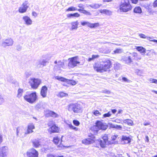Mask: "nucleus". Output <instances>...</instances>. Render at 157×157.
Wrapping results in <instances>:
<instances>
[{"instance_id": "obj_48", "label": "nucleus", "mask_w": 157, "mask_h": 157, "mask_svg": "<svg viewBox=\"0 0 157 157\" xmlns=\"http://www.w3.org/2000/svg\"><path fill=\"white\" fill-rule=\"evenodd\" d=\"M70 16H73L75 17H79L80 16V15L78 13H76L73 14H70Z\"/></svg>"}, {"instance_id": "obj_43", "label": "nucleus", "mask_w": 157, "mask_h": 157, "mask_svg": "<svg viewBox=\"0 0 157 157\" xmlns=\"http://www.w3.org/2000/svg\"><path fill=\"white\" fill-rule=\"evenodd\" d=\"M93 113L94 115L96 116H98L99 115H101V114L98 111L96 110Z\"/></svg>"}, {"instance_id": "obj_19", "label": "nucleus", "mask_w": 157, "mask_h": 157, "mask_svg": "<svg viewBox=\"0 0 157 157\" xmlns=\"http://www.w3.org/2000/svg\"><path fill=\"white\" fill-rule=\"evenodd\" d=\"M46 116L47 117L51 116L53 117H58L59 115L54 112L52 111L48 110L46 114Z\"/></svg>"}, {"instance_id": "obj_62", "label": "nucleus", "mask_w": 157, "mask_h": 157, "mask_svg": "<svg viewBox=\"0 0 157 157\" xmlns=\"http://www.w3.org/2000/svg\"><path fill=\"white\" fill-rule=\"evenodd\" d=\"M132 3L134 4H136L138 1V0H130Z\"/></svg>"}, {"instance_id": "obj_46", "label": "nucleus", "mask_w": 157, "mask_h": 157, "mask_svg": "<svg viewBox=\"0 0 157 157\" xmlns=\"http://www.w3.org/2000/svg\"><path fill=\"white\" fill-rule=\"evenodd\" d=\"M122 80L124 82H129V83L131 82V81L130 80L128 79V78H126L125 77H123L122 78Z\"/></svg>"}, {"instance_id": "obj_17", "label": "nucleus", "mask_w": 157, "mask_h": 157, "mask_svg": "<svg viewBox=\"0 0 157 157\" xmlns=\"http://www.w3.org/2000/svg\"><path fill=\"white\" fill-rule=\"evenodd\" d=\"M47 90L48 88L45 86H44L41 88L40 94L43 98H45L46 97Z\"/></svg>"}, {"instance_id": "obj_45", "label": "nucleus", "mask_w": 157, "mask_h": 157, "mask_svg": "<svg viewBox=\"0 0 157 157\" xmlns=\"http://www.w3.org/2000/svg\"><path fill=\"white\" fill-rule=\"evenodd\" d=\"M73 122L74 124L77 126H78L80 124L79 122L76 120H73Z\"/></svg>"}, {"instance_id": "obj_55", "label": "nucleus", "mask_w": 157, "mask_h": 157, "mask_svg": "<svg viewBox=\"0 0 157 157\" xmlns=\"http://www.w3.org/2000/svg\"><path fill=\"white\" fill-rule=\"evenodd\" d=\"M115 128H117L118 129L121 130V129L122 128V127L120 125H118L116 124V127H115Z\"/></svg>"}, {"instance_id": "obj_52", "label": "nucleus", "mask_w": 157, "mask_h": 157, "mask_svg": "<svg viewBox=\"0 0 157 157\" xmlns=\"http://www.w3.org/2000/svg\"><path fill=\"white\" fill-rule=\"evenodd\" d=\"M153 6L154 8L157 7V0H155L153 3Z\"/></svg>"}, {"instance_id": "obj_11", "label": "nucleus", "mask_w": 157, "mask_h": 157, "mask_svg": "<svg viewBox=\"0 0 157 157\" xmlns=\"http://www.w3.org/2000/svg\"><path fill=\"white\" fill-rule=\"evenodd\" d=\"M8 152V148L6 146L0 147V157H7Z\"/></svg>"}, {"instance_id": "obj_59", "label": "nucleus", "mask_w": 157, "mask_h": 157, "mask_svg": "<svg viewBox=\"0 0 157 157\" xmlns=\"http://www.w3.org/2000/svg\"><path fill=\"white\" fill-rule=\"evenodd\" d=\"M41 107V105L40 104H37L35 106V108L36 109H38L40 108Z\"/></svg>"}, {"instance_id": "obj_20", "label": "nucleus", "mask_w": 157, "mask_h": 157, "mask_svg": "<svg viewBox=\"0 0 157 157\" xmlns=\"http://www.w3.org/2000/svg\"><path fill=\"white\" fill-rule=\"evenodd\" d=\"M24 128L22 127H18L17 128L16 135L17 137L21 136L23 133Z\"/></svg>"}, {"instance_id": "obj_41", "label": "nucleus", "mask_w": 157, "mask_h": 157, "mask_svg": "<svg viewBox=\"0 0 157 157\" xmlns=\"http://www.w3.org/2000/svg\"><path fill=\"white\" fill-rule=\"evenodd\" d=\"M122 52V50L121 49H117L114 51V53H120Z\"/></svg>"}, {"instance_id": "obj_49", "label": "nucleus", "mask_w": 157, "mask_h": 157, "mask_svg": "<svg viewBox=\"0 0 157 157\" xmlns=\"http://www.w3.org/2000/svg\"><path fill=\"white\" fill-rule=\"evenodd\" d=\"M31 75V73L30 72H26L25 73V75L26 78H28Z\"/></svg>"}, {"instance_id": "obj_28", "label": "nucleus", "mask_w": 157, "mask_h": 157, "mask_svg": "<svg viewBox=\"0 0 157 157\" xmlns=\"http://www.w3.org/2000/svg\"><path fill=\"white\" fill-rule=\"evenodd\" d=\"M24 90L23 89L19 88L17 90V97L18 98H20L22 96Z\"/></svg>"}, {"instance_id": "obj_16", "label": "nucleus", "mask_w": 157, "mask_h": 157, "mask_svg": "<svg viewBox=\"0 0 157 157\" xmlns=\"http://www.w3.org/2000/svg\"><path fill=\"white\" fill-rule=\"evenodd\" d=\"M22 18L25 24L27 25H31L32 24L33 21L28 16H24Z\"/></svg>"}, {"instance_id": "obj_58", "label": "nucleus", "mask_w": 157, "mask_h": 157, "mask_svg": "<svg viewBox=\"0 0 157 157\" xmlns=\"http://www.w3.org/2000/svg\"><path fill=\"white\" fill-rule=\"evenodd\" d=\"M138 71L137 72V75L140 76H141V74H142V71L140 70H138Z\"/></svg>"}, {"instance_id": "obj_56", "label": "nucleus", "mask_w": 157, "mask_h": 157, "mask_svg": "<svg viewBox=\"0 0 157 157\" xmlns=\"http://www.w3.org/2000/svg\"><path fill=\"white\" fill-rule=\"evenodd\" d=\"M102 92L104 93H106L108 94H109L110 93V91L106 90H103Z\"/></svg>"}, {"instance_id": "obj_57", "label": "nucleus", "mask_w": 157, "mask_h": 157, "mask_svg": "<svg viewBox=\"0 0 157 157\" xmlns=\"http://www.w3.org/2000/svg\"><path fill=\"white\" fill-rule=\"evenodd\" d=\"M21 48L22 47L20 45L17 46L16 48L17 50L19 51H21Z\"/></svg>"}, {"instance_id": "obj_14", "label": "nucleus", "mask_w": 157, "mask_h": 157, "mask_svg": "<svg viewBox=\"0 0 157 157\" xmlns=\"http://www.w3.org/2000/svg\"><path fill=\"white\" fill-rule=\"evenodd\" d=\"M131 139L129 137L122 136L121 139V143L122 144H126L130 143Z\"/></svg>"}, {"instance_id": "obj_13", "label": "nucleus", "mask_w": 157, "mask_h": 157, "mask_svg": "<svg viewBox=\"0 0 157 157\" xmlns=\"http://www.w3.org/2000/svg\"><path fill=\"white\" fill-rule=\"evenodd\" d=\"M81 25L83 26L87 25L91 28H94L99 26L98 23H95L94 24L91 23L87 21H83L81 22Z\"/></svg>"}, {"instance_id": "obj_53", "label": "nucleus", "mask_w": 157, "mask_h": 157, "mask_svg": "<svg viewBox=\"0 0 157 157\" xmlns=\"http://www.w3.org/2000/svg\"><path fill=\"white\" fill-rule=\"evenodd\" d=\"M117 136H118L117 135H114L112 136L111 137L112 140H115L116 139V138L117 137Z\"/></svg>"}, {"instance_id": "obj_34", "label": "nucleus", "mask_w": 157, "mask_h": 157, "mask_svg": "<svg viewBox=\"0 0 157 157\" xmlns=\"http://www.w3.org/2000/svg\"><path fill=\"white\" fill-rule=\"evenodd\" d=\"M59 141V138L57 137H54L53 138V142L56 144H57Z\"/></svg>"}, {"instance_id": "obj_29", "label": "nucleus", "mask_w": 157, "mask_h": 157, "mask_svg": "<svg viewBox=\"0 0 157 157\" xmlns=\"http://www.w3.org/2000/svg\"><path fill=\"white\" fill-rule=\"evenodd\" d=\"M100 12L101 13H103L107 15H110L112 14V12L111 11L107 10H100Z\"/></svg>"}, {"instance_id": "obj_63", "label": "nucleus", "mask_w": 157, "mask_h": 157, "mask_svg": "<svg viewBox=\"0 0 157 157\" xmlns=\"http://www.w3.org/2000/svg\"><path fill=\"white\" fill-rule=\"evenodd\" d=\"M32 15L35 17H37V14L34 11L33 12Z\"/></svg>"}, {"instance_id": "obj_64", "label": "nucleus", "mask_w": 157, "mask_h": 157, "mask_svg": "<svg viewBox=\"0 0 157 157\" xmlns=\"http://www.w3.org/2000/svg\"><path fill=\"white\" fill-rule=\"evenodd\" d=\"M155 80V79L152 78H150L149 80V81L151 83H154V82Z\"/></svg>"}, {"instance_id": "obj_12", "label": "nucleus", "mask_w": 157, "mask_h": 157, "mask_svg": "<svg viewBox=\"0 0 157 157\" xmlns=\"http://www.w3.org/2000/svg\"><path fill=\"white\" fill-rule=\"evenodd\" d=\"M27 155L29 157H38V152L34 148H32L27 152Z\"/></svg>"}, {"instance_id": "obj_39", "label": "nucleus", "mask_w": 157, "mask_h": 157, "mask_svg": "<svg viewBox=\"0 0 157 157\" xmlns=\"http://www.w3.org/2000/svg\"><path fill=\"white\" fill-rule=\"evenodd\" d=\"M59 95L60 97H63L67 96V94L63 92H60L59 94Z\"/></svg>"}, {"instance_id": "obj_25", "label": "nucleus", "mask_w": 157, "mask_h": 157, "mask_svg": "<svg viewBox=\"0 0 157 157\" xmlns=\"http://www.w3.org/2000/svg\"><path fill=\"white\" fill-rule=\"evenodd\" d=\"M136 49L140 52L142 55H144L146 53V49L142 47H136Z\"/></svg>"}, {"instance_id": "obj_42", "label": "nucleus", "mask_w": 157, "mask_h": 157, "mask_svg": "<svg viewBox=\"0 0 157 157\" xmlns=\"http://www.w3.org/2000/svg\"><path fill=\"white\" fill-rule=\"evenodd\" d=\"M108 137L107 135H105L102 138V140L104 141H106V142H109L108 140Z\"/></svg>"}, {"instance_id": "obj_9", "label": "nucleus", "mask_w": 157, "mask_h": 157, "mask_svg": "<svg viewBox=\"0 0 157 157\" xmlns=\"http://www.w3.org/2000/svg\"><path fill=\"white\" fill-rule=\"evenodd\" d=\"M55 78L56 79L61 81L66 82L68 84H71L72 85H75L77 83L74 80H70L62 77L56 76Z\"/></svg>"}, {"instance_id": "obj_22", "label": "nucleus", "mask_w": 157, "mask_h": 157, "mask_svg": "<svg viewBox=\"0 0 157 157\" xmlns=\"http://www.w3.org/2000/svg\"><path fill=\"white\" fill-rule=\"evenodd\" d=\"M132 56V60L133 59L138 60L141 59L140 56L136 52H133L132 53H130Z\"/></svg>"}, {"instance_id": "obj_21", "label": "nucleus", "mask_w": 157, "mask_h": 157, "mask_svg": "<svg viewBox=\"0 0 157 157\" xmlns=\"http://www.w3.org/2000/svg\"><path fill=\"white\" fill-rule=\"evenodd\" d=\"M59 131V128L55 125H53L48 129V131L50 133L58 132Z\"/></svg>"}, {"instance_id": "obj_61", "label": "nucleus", "mask_w": 157, "mask_h": 157, "mask_svg": "<svg viewBox=\"0 0 157 157\" xmlns=\"http://www.w3.org/2000/svg\"><path fill=\"white\" fill-rule=\"evenodd\" d=\"M3 139L2 135L0 134V144L2 142Z\"/></svg>"}, {"instance_id": "obj_6", "label": "nucleus", "mask_w": 157, "mask_h": 157, "mask_svg": "<svg viewBox=\"0 0 157 157\" xmlns=\"http://www.w3.org/2000/svg\"><path fill=\"white\" fill-rule=\"evenodd\" d=\"M29 83L32 89H36L40 84L41 81L40 79L38 78H31L29 80Z\"/></svg>"}, {"instance_id": "obj_3", "label": "nucleus", "mask_w": 157, "mask_h": 157, "mask_svg": "<svg viewBox=\"0 0 157 157\" xmlns=\"http://www.w3.org/2000/svg\"><path fill=\"white\" fill-rule=\"evenodd\" d=\"M132 7L129 0H124L120 6V10L121 12H127L132 10Z\"/></svg>"}, {"instance_id": "obj_44", "label": "nucleus", "mask_w": 157, "mask_h": 157, "mask_svg": "<svg viewBox=\"0 0 157 157\" xmlns=\"http://www.w3.org/2000/svg\"><path fill=\"white\" fill-rule=\"evenodd\" d=\"M112 114L110 112H109L107 113H105L104 114L103 116L105 117H109Z\"/></svg>"}, {"instance_id": "obj_51", "label": "nucleus", "mask_w": 157, "mask_h": 157, "mask_svg": "<svg viewBox=\"0 0 157 157\" xmlns=\"http://www.w3.org/2000/svg\"><path fill=\"white\" fill-rule=\"evenodd\" d=\"M47 157H63V156H58L57 157H55L52 154H48L47 155Z\"/></svg>"}, {"instance_id": "obj_26", "label": "nucleus", "mask_w": 157, "mask_h": 157, "mask_svg": "<svg viewBox=\"0 0 157 157\" xmlns=\"http://www.w3.org/2000/svg\"><path fill=\"white\" fill-rule=\"evenodd\" d=\"M100 145L101 147L104 148L106 147V145H108L109 144V142H106V141H104L103 140H98Z\"/></svg>"}, {"instance_id": "obj_31", "label": "nucleus", "mask_w": 157, "mask_h": 157, "mask_svg": "<svg viewBox=\"0 0 157 157\" xmlns=\"http://www.w3.org/2000/svg\"><path fill=\"white\" fill-rule=\"evenodd\" d=\"M78 10L80 12L87 15H90L91 14L90 12H88L84 10L79 9Z\"/></svg>"}, {"instance_id": "obj_37", "label": "nucleus", "mask_w": 157, "mask_h": 157, "mask_svg": "<svg viewBox=\"0 0 157 157\" xmlns=\"http://www.w3.org/2000/svg\"><path fill=\"white\" fill-rule=\"evenodd\" d=\"M5 99L3 96L0 94V105H2L4 102Z\"/></svg>"}, {"instance_id": "obj_50", "label": "nucleus", "mask_w": 157, "mask_h": 157, "mask_svg": "<svg viewBox=\"0 0 157 157\" xmlns=\"http://www.w3.org/2000/svg\"><path fill=\"white\" fill-rule=\"evenodd\" d=\"M28 128H29V130L30 129L33 130L34 128V126L33 124H31L28 125Z\"/></svg>"}, {"instance_id": "obj_38", "label": "nucleus", "mask_w": 157, "mask_h": 157, "mask_svg": "<svg viewBox=\"0 0 157 157\" xmlns=\"http://www.w3.org/2000/svg\"><path fill=\"white\" fill-rule=\"evenodd\" d=\"M139 36H140V38H147V39L151 38L150 37H147V36L145 35L144 34H142V33H140V34H139Z\"/></svg>"}, {"instance_id": "obj_32", "label": "nucleus", "mask_w": 157, "mask_h": 157, "mask_svg": "<svg viewBox=\"0 0 157 157\" xmlns=\"http://www.w3.org/2000/svg\"><path fill=\"white\" fill-rule=\"evenodd\" d=\"M134 12L136 13H140L142 12L141 9L140 7H136L134 9Z\"/></svg>"}, {"instance_id": "obj_4", "label": "nucleus", "mask_w": 157, "mask_h": 157, "mask_svg": "<svg viewBox=\"0 0 157 157\" xmlns=\"http://www.w3.org/2000/svg\"><path fill=\"white\" fill-rule=\"evenodd\" d=\"M95 124L96 125L93 126L92 128V130L94 131V133L95 134L97 133L99 130H105L108 127L105 124L103 123L100 121H97Z\"/></svg>"}, {"instance_id": "obj_1", "label": "nucleus", "mask_w": 157, "mask_h": 157, "mask_svg": "<svg viewBox=\"0 0 157 157\" xmlns=\"http://www.w3.org/2000/svg\"><path fill=\"white\" fill-rule=\"evenodd\" d=\"M101 63H95L94 65V70L98 72H103L109 70L111 66V62L109 60L106 59L103 60Z\"/></svg>"}, {"instance_id": "obj_30", "label": "nucleus", "mask_w": 157, "mask_h": 157, "mask_svg": "<svg viewBox=\"0 0 157 157\" xmlns=\"http://www.w3.org/2000/svg\"><path fill=\"white\" fill-rule=\"evenodd\" d=\"M64 66V63L61 60H59L58 61V64L55 65V67H57L59 68L61 67H63Z\"/></svg>"}, {"instance_id": "obj_35", "label": "nucleus", "mask_w": 157, "mask_h": 157, "mask_svg": "<svg viewBox=\"0 0 157 157\" xmlns=\"http://www.w3.org/2000/svg\"><path fill=\"white\" fill-rule=\"evenodd\" d=\"M99 56L98 55H93L92 56V58H90L88 59L89 61H90L91 60H94V59L98 58Z\"/></svg>"}, {"instance_id": "obj_5", "label": "nucleus", "mask_w": 157, "mask_h": 157, "mask_svg": "<svg viewBox=\"0 0 157 157\" xmlns=\"http://www.w3.org/2000/svg\"><path fill=\"white\" fill-rule=\"evenodd\" d=\"M24 98L25 100L31 103H34L37 99V96L36 92H33L31 94H29L28 92H26Z\"/></svg>"}, {"instance_id": "obj_18", "label": "nucleus", "mask_w": 157, "mask_h": 157, "mask_svg": "<svg viewBox=\"0 0 157 157\" xmlns=\"http://www.w3.org/2000/svg\"><path fill=\"white\" fill-rule=\"evenodd\" d=\"M47 62V61L45 59L39 61L36 63V67L38 68L43 67L46 65Z\"/></svg>"}, {"instance_id": "obj_23", "label": "nucleus", "mask_w": 157, "mask_h": 157, "mask_svg": "<svg viewBox=\"0 0 157 157\" xmlns=\"http://www.w3.org/2000/svg\"><path fill=\"white\" fill-rule=\"evenodd\" d=\"M71 27L70 29L71 30H73L74 29H76L78 28V21L73 22L71 23Z\"/></svg>"}, {"instance_id": "obj_60", "label": "nucleus", "mask_w": 157, "mask_h": 157, "mask_svg": "<svg viewBox=\"0 0 157 157\" xmlns=\"http://www.w3.org/2000/svg\"><path fill=\"white\" fill-rule=\"evenodd\" d=\"M78 7L80 8H81L82 9H84V6L82 4H79L78 6Z\"/></svg>"}, {"instance_id": "obj_2", "label": "nucleus", "mask_w": 157, "mask_h": 157, "mask_svg": "<svg viewBox=\"0 0 157 157\" xmlns=\"http://www.w3.org/2000/svg\"><path fill=\"white\" fill-rule=\"evenodd\" d=\"M82 108V106L78 103H71L67 106L68 111L76 113H81Z\"/></svg>"}, {"instance_id": "obj_33", "label": "nucleus", "mask_w": 157, "mask_h": 157, "mask_svg": "<svg viewBox=\"0 0 157 157\" xmlns=\"http://www.w3.org/2000/svg\"><path fill=\"white\" fill-rule=\"evenodd\" d=\"M89 6H90L93 8L97 9L100 7V5H99L98 4H95L90 5H89Z\"/></svg>"}, {"instance_id": "obj_10", "label": "nucleus", "mask_w": 157, "mask_h": 157, "mask_svg": "<svg viewBox=\"0 0 157 157\" xmlns=\"http://www.w3.org/2000/svg\"><path fill=\"white\" fill-rule=\"evenodd\" d=\"M14 41L12 39L9 38L3 40L2 43L1 45L4 48H6L7 46L13 45Z\"/></svg>"}, {"instance_id": "obj_8", "label": "nucleus", "mask_w": 157, "mask_h": 157, "mask_svg": "<svg viewBox=\"0 0 157 157\" xmlns=\"http://www.w3.org/2000/svg\"><path fill=\"white\" fill-rule=\"evenodd\" d=\"M29 7V3L25 1L19 8L18 11L19 13H23L25 12Z\"/></svg>"}, {"instance_id": "obj_54", "label": "nucleus", "mask_w": 157, "mask_h": 157, "mask_svg": "<svg viewBox=\"0 0 157 157\" xmlns=\"http://www.w3.org/2000/svg\"><path fill=\"white\" fill-rule=\"evenodd\" d=\"M125 121L128 124L131 125L132 123V121L131 120L127 119Z\"/></svg>"}, {"instance_id": "obj_15", "label": "nucleus", "mask_w": 157, "mask_h": 157, "mask_svg": "<svg viewBox=\"0 0 157 157\" xmlns=\"http://www.w3.org/2000/svg\"><path fill=\"white\" fill-rule=\"evenodd\" d=\"M122 60L125 63L127 64H130L132 62V59L131 56H123Z\"/></svg>"}, {"instance_id": "obj_47", "label": "nucleus", "mask_w": 157, "mask_h": 157, "mask_svg": "<svg viewBox=\"0 0 157 157\" xmlns=\"http://www.w3.org/2000/svg\"><path fill=\"white\" fill-rule=\"evenodd\" d=\"M33 131L31 129H29V128H28V129L27 131L25 132V134H27L30 133H31L33 132Z\"/></svg>"}, {"instance_id": "obj_24", "label": "nucleus", "mask_w": 157, "mask_h": 157, "mask_svg": "<svg viewBox=\"0 0 157 157\" xmlns=\"http://www.w3.org/2000/svg\"><path fill=\"white\" fill-rule=\"evenodd\" d=\"M32 142L33 146L35 148L38 147L40 145L39 140L34 139L32 140Z\"/></svg>"}, {"instance_id": "obj_7", "label": "nucleus", "mask_w": 157, "mask_h": 157, "mask_svg": "<svg viewBox=\"0 0 157 157\" xmlns=\"http://www.w3.org/2000/svg\"><path fill=\"white\" fill-rule=\"evenodd\" d=\"M78 57L77 56L69 58L68 60L69 62L68 63V66L71 68H74L77 66L78 64H79L80 62L78 61Z\"/></svg>"}, {"instance_id": "obj_27", "label": "nucleus", "mask_w": 157, "mask_h": 157, "mask_svg": "<svg viewBox=\"0 0 157 157\" xmlns=\"http://www.w3.org/2000/svg\"><path fill=\"white\" fill-rule=\"evenodd\" d=\"M94 142V140L88 138L82 140V143L86 144H88L93 143Z\"/></svg>"}, {"instance_id": "obj_40", "label": "nucleus", "mask_w": 157, "mask_h": 157, "mask_svg": "<svg viewBox=\"0 0 157 157\" xmlns=\"http://www.w3.org/2000/svg\"><path fill=\"white\" fill-rule=\"evenodd\" d=\"M77 9L75 7L72 6L69 7L67 9V10L66 11H75L77 10Z\"/></svg>"}, {"instance_id": "obj_36", "label": "nucleus", "mask_w": 157, "mask_h": 157, "mask_svg": "<svg viewBox=\"0 0 157 157\" xmlns=\"http://www.w3.org/2000/svg\"><path fill=\"white\" fill-rule=\"evenodd\" d=\"M68 126L70 128L73 129L75 131H78V128L73 126L71 124H68Z\"/></svg>"}]
</instances>
